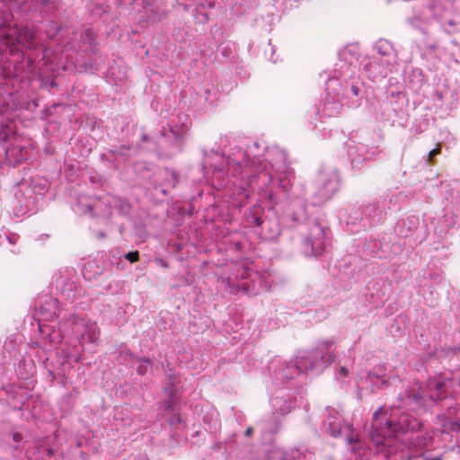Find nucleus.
Returning <instances> with one entry per match:
<instances>
[{"instance_id":"9b49d317","label":"nucleus","mask_w":460,"mask_h":460,"mask_svg":"<svg viewBox=\"0 0 460 460\" xmlns=\"http://www.w3.org/2000/svg\"><path fill=\"white\" fill-rule=\"evenodd\" d=\"M267 460H283L279 453H271L268 456Z\"/></svg>"},{"instance_id":"a211bd4d","label":"nucleus","mask_w":460,"mask_h":460,"mask_svg":"<svg viewBox=\"0 0 460 460\" xmlns=\"http://www.w3.org/2000/svg\"><path fill=\"white\" fill-rule=\"evenodd\" d=\"M425 460H442V456H438L430 459L426 458Z\"/></svg>"},{"instance_id":"7ed1b4c3","label":"nucleus","mask_w":460,"mask_h":460,"mask_svg":"<svg viewBox=\"0 0 460 460\" xmlns=\"http://www.w3.org/2000/svg\"><path fill=\"white\" fill-rule=\"evenodd\" d=\"M307 247H311V254L317 256L324 250L325 232L319 224L313 226L308 237L305 241Z\"/></svg>"},{"instance_id":"2eb2a0df","label":"nucleus","mask_w":460,"mask_h":460,"mask_svg":"<svg viewBox=\"0 0 460 460\" xmlns=\"http://www.w3.org/2000/svg\"><path fill=\"white\" fill-rule=\"evenodd\" d=\"M181 420V418L180 416H174L172 420H171V422L172 423H180Z\"/></svg>"},{"instance_id":"dca6fc26","label":"nucleus","mask_w":460,"mask_h":460,"mask_svg":"<svg viewBox=\"0 0 460 460\" xmlns=\"http://www.w3.org/2000/svg\"><path fill=\"white\" fill-rule=\"evenodd\" d=\"M252 432H253L252 428L249 427V428H247V429H246V430H245V435H246V436H251V435L252 434Z\"/></svg>"},{"instance_id":"423d86ee","label":"nucleus","mask_w":460,"mask_h":460,"mask_svg":"<svg viewBox=\"0 0 460 460\" xmlns=\"http://www.w3.org/2000/svg\"><path fill=\"white\" fill-rule=\"evenodd\" d=\"M435 387L438 390V394L436 395L435 394H431L430 395L431 398L432 399H437V400H440V399L444 398L446 396L444 394V383L438 382V383H436Z\"/></svg>"},{"instance_id":"f257e3e1","label":"nucleus","mask_w":460,"mask_h":460,"mask_svg":"<svg viewBox=\"0 0 460 460\" xmlns=\"http://www.w3.org/2000/svg\"><path fill=\"white\" fill-rule=\"evenodd\" d=\"M373 418L370 439L377 452L385 456H389L394 452V446L397 432H416L422 427L420 421L406 413L402 414L397 422L389 421L382 408L374 412Z\"/></svg>"},{"instance_id":"39448f33","label":"nucleus","mask_w":460,"mask_h":460,"mask_svg":"<svg viewBox=\"0 0 460 460\" xmlns=\"http://www.w3.org/2000/svg\"><path fill=\"white\" fill-rule=\"evenodd\" d=\"M426 440L425 437L417 436L414 440L410 441V445L415 449L422 448L427 445Z\"/></svg>"},{"instance_id":"ddd939ff","label":"nucleus","mask_w":460,"mask_h":460,"mask_svg":"<svg viewBox=\"0 0 460 460\" xmlns=\"http://www.w3.org/2000/svg\"><path fill=\"white\" fill-rule=\"evenodd\" d=\"M156 262H157L160 266H162V267H164V268H168V267H169L168 263H167L164 260H163V259H157V260H156Z\"/></svg>"},{"instance_id":"f8f14e48","label":"nucleus","mask_w":460,"mask_h":460,"mask_svg":"<svg viewBox=\"0 0 460 460\" xmlns=\"http://www.w3.org/2000/svg\"><path fill=\"white\" fill-rule=\"evenodd\" d=\"M19 146H15L13 143H12V147L11 146H5L4 149H5V153L7 155H9L10 154H13L16 148H18Z\"/></svg>"},{"instance_id":"4468645a","label":"nucleus","mask_w":460,"mask_h":460,"mask_svg":"<svg viewBox=\"0 0 460 460\" xmlns=\"http://www.w3.org/2000/svg\"><path fill=\"white\" fill-rule=\"evenodd\" d=\"M13 438L15 442H20L22 438V435L20 433H13Z\"/></svg>"},{"instance_id":"6ab92c4d","label":"nucleus","mask_w":460,"mask_h":460,"mask_svg":"<svg viewBox=\"0 0 460 460\" xmlns=\"http://www.w3.org/2000/svg\"><path fill=\"white\" fill-rule=\"evenodd\" d=\"M348 441H349V443L352 444V443L356 442L357 439L351 437V438H348Z\"/></svg>"},{"instance_id":"1a4fd4ad","label":"nucleus","mask_w":460,"mask_h":460,"mask_svg":"<svg viewBox=\"0 0 460 460\" xmlns=\"http://www.w3.org/2000/svg\"><path fill=\"white\" fill-rule=\"evenodd\" d=\"M126 259L130 262H136L139 260V253L137 251L129 252L126 254Z\"/></svg>"},{"instance_id":"9d476101","label":"nucleus","mask_w":460,"mask_h":460,"mask_svg":"<svg viewBox=\"0 0 460 460\" xmlns=\"http://www.w3.org/2000/svg\"><path fill=\"white\" fill-rule=\"evenodd\" d=\"M12 135H13L12 137H10L7 131L3 130L0 133V140L5 143V142H8L9 140H11L12 138L15 139V135L13 132H12Z\"/></svg>"},{"instance_id":"f03ea898","label":"nucleus","mask_w":460,"mask_h":460,"mask_svg":"<svg viewBox=\"0 0 460 460\" xmlns=\"http://www.w3.org/2000/svg\"><path fill=\"white\" fill-rule=\"evenodd\" d=\"M0 37H4L10 43L16 41L26 48H31L34 40L33 31L21 25H15L8 30L1 28Z\"/></svg>"},{"instance_id":"0eeeda50","label":"nucleus","mask_w":460,"mask_h":460,"mask_svg":"<svg viewBox=\"0 0 460 460\" xmlns=\"http://www.w3.org/2000/svg\"><path fill=\"white\" fill-rule=\"evenodd\" d=\"M150 365V360L147 359V358H145V359H141L137 368V372L139 374V375H145L147 371V367L148 366Z\"/></svg>"},{"instance_id":"6e6552de","label":"nucleus","mask_w":460,"mask_h":460,"mask_svg":"<svg viewBox=\"0 0 460 460\" xmlns=\"http://www.w3.org/2000/svg\"><path fill=\"white\" fill-rule=\"evenodd\" d=\"M440 152H441V145L438 143V144H437V146L429 153L428 158H427V163H432L433 157L439 155Z\"/></svg>"},{"instance_id":"aec40b11","label":"nucleus","mask_w":460,"mask_h":460,"mask_svg":"<svg viewBox=\"0 0 460 460\" xmlns=\"http://www.w3.org/2000/svg\"><path fill=\"white\" fill-rule=\"evenodd\" d=\"M352 92L355 95H358V89L357 87H352Z\"/></svg>"},{"instance_id":"412c9836","label":"nucleus","mask_w":460,"mask_h":460,"mask_svg":"<svg viewBox=\"0 0 460 460\" xmlns=\"http://www.w3.org/2000/svg\"><path fill=\"white\" fill-rule=\"evenodd\" d=\"M412 399H413L414 401H419L420 397L414 394V395L412 396Z\"/></svg>"},{"instance_id":"20e7f679","label":"nucleus","mask_w":460,"mask_h":460,"mask_svg":"<svg viewBox=\"0 0 460 460\" xmlns=\"http://www.w3.org/2000/svg\"><path fill=\"white\" fill-rule=\"evenodd\" d=\"M168 379H169L168 384L170 385V387L168 388V390H169L168 393H169L170 398L168 401L164 402V405L165 411H172V409L176 403V400L174 399L175 390L173 389V386L176 385L177 376L169 375Z\"/></svg>"},{"instance_id":"f3484780","label":"nucleus","mask_w":460,"mask_h":460,"mask_svg":"<svg viewBox=\"0 0 460 460\" xmlns=\"http://www.w3.org/2000/svg\"><path fill=\"white\" fill-rule=\"evenodd\" d=\"M341 373L343 375V376H347L348 375V370L346 369V367H342L341 368Z\"/></svg>"}]
</instances>
